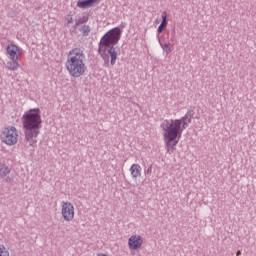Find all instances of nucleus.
Here are the masks:
<instances>
[{
  "label": "nucleus",
  "instance_id": "nucleus-1",
  "mask_svg": "<svg viewBox=\"0 0 256 256\" xmlns=\"http://www.w3.org/2000/svg\"><path fill=\"white\" fill-rule=\"evenodd\" d=\"M191 118L188 115L180 119L164 120L160 125L165 149L169 155L177 151V145L183 137V130L189 127Z\"/></svg>",
  "mask_w": 256,
  "mask_h": 256
},
{
  "label": "nucleus",
  "instance_id": "nucleus-2",
  "mask_svg": "<svg viewBox=\"0 0 256 256\" xmlns=\"http://www.w3.org/2000/svg\"><path fill=\"white\" fill-rule=\"evenodd\" d=\"M41 110L34 108L26 111L22 116V124L25 129V140L33 147L37 145V137H39V129H41Z\"/></svg>",
  "mask_w": 256,
  "mask_h": 256
},
{
  "label": "nucleus",
  "instance_id": "nucleus-3",
  "mask_svg": "<svg viewBox=\"0 0 256 256\" xmlns=\"http://www.w3.org/2000/svg\"><path fill=\"white\" fill-rule=\"evenodd\" d=\"M123 31L121 28L115 27L109 30L100 40L99 43V54L101 57L109 63V57L111 58V65H115L117 61V51L115 50L114 45H117L121 40V35Z\"/></svg>",
  "mask_w": 256,
  "mask_h": 256
},
{
  "label": "nucleus",
  "instance_id": "nucleus-4",
  "mask_svg": "<svg viewBox=\"0 0 256 256\" xmlns=\"http://www.w3.org/2000/svg\"><path fill=\"white\" fill-rule=\"evenodd\" d=\"M66 69L71 77L79 78L85 75V53L81 48H73L69 51L66 61Z\"/></svg>",
  "mask_w": 256,
  "mask_h": 256
},
{
  "label": "nucleus",
  "instance_id": "nucleus-5",
  "mask_svg": "<svg viewBox=\"0 0 256 256\" xmlns=\"http://www.w3.org/2000/svg\"><path fill=\"white\" fill-rule=\"evenodd\" d=\"M0 140L4 145L13 147V145H17L19 141V131L15 126H6L1 131Z\"/></svg>",
  "mask_w": 256,
  "mask_h": 256
},
{
  "label": "nucleus",
  "instance_id": "nucleus-6",
  "mask_svg": "<svg viewBox=\"0 0 256 256\" xmlns=\"http://www.w3.org/2000/svg\"><path fill=\"white\" fill-rule=\"evenodd\" d=\"M61 213L64 221H73L75 219V206L71 202H63Z\"/></svg>",
  "mask_w": 256,
  "mask_h": 256
},
{
  "label": "nucleus",
  "instance_id": "nucleus-7",
  "mask_svg": "<svg viewBox=\"0 0 256 256\" xmlns=\"http://www.w3.org/2000/svg\"><path fill=\"white\" fill-rule=\"evenodd\" d=\"M143 247V237L141 235L134 234L128 239V249L130 251H137Z\"/></svg>",
  "mask_w": 256,
  "mask_h": 256
},
{
  "label": "nucleus",
  "instance_id": "nucleus-8",
  "mask_svg": "<svg viewBox=\"0 0 256 256\" xmlns=\"http://www.w3.org/2000/svg\"><path fill=\"white\" fill-rule=\"evenodd\" d=\"M6 53L10 59H19L23 53V49L14 43H11L7 46Z\"/></svg>",
  "mask_w": 256,
  "mask_h": 256
},
{
  "label": "nucleus",
  "instance_id": "nucleus-9",
  "mask_svg": "<svg viewBox=\"0 0 256 256\" xmlns=\"http://www.w3.org/2000/svg\"><path fill=\"white\" fill-rule=\"evenodd\" d=\"M101 0H79L77 2V7L79 9H89V7H95V5H99Z\"/></svg>",
  "mask_w": 256,
  "mask_h": 256
},
{
  "label": "nucleus",
  "instance_id": "nucleus-10",
  "mask_svg": "<svg viewBox=\"0 0 256 256\" xmlns=\"http://www.w3.org/2000/svg\"><path fill=\"white\" fill-rule=\"evenodd\" d=\"M129 171H130L131 178L134 181H137V179L141 177V173H142L141 165L132 164Z\"/></svg>",
  "mask_w": 256,
  "mask_h": 256
},
{
  "label": "nucleus",
  "instance_id": "nucleus-11",
  "mask_svg": "<svg viewBox=\"0 0 256 256\" xmlns=\"http://www.w3.org/2000/svg\"><path fill=\"white\" fill-rule=\"evenodd\" d=\"M161 18H162V22L157 30L159 34L163 33V31H165V29H167V12H162Z\"/></svg>",
  "mask_w": 256,
  "mask_h": 256
},
{
  "label": "nucleus",
  "instance_id": "nucleus-12",
  "mask_svg": "<svg viewBox=\"0 0 256 256\" xmlns=\"http://www.w3.org/2000/svg\"><path fill=\"white\" fill-rule=\"evenodd\" d=\"M11 173V168L7 166L5 163H0V177L3 179L4 177H7Z\"/></svg>",
  "mask_w": 256,
  "mask_h": 256
},
{
  "label": "nucleus",
  "instance_id": "nucleus-13",
  "mask_svg": "<svg viewBox=\"0 0 256 256\" xmlns=\"http://www.w3.org/2000/svg\"><path fill=\"white\" fill-rule=\"evenodd\" d=\"M11 62L8 63L9 71H17L19 69V59H10Z\"/></svg>",
  "mask_w": 256,
  "mask_h": 256
},
{
  "label": "nucleus",
  "instance_id": "nucleus-14",
  "mask_svg": "<svg viewBox=\"0 0 256 256\" xmlns=\"http://www.w3.org/2000/svg\"><path fill=\"white\" fill-rule=\"evenodd\" d=\"M0 256H11L9 253V250L4 246L0 244Z\"/></svg>",
  "mask_w": 256,
  "mask_h": 256
},
{
  "label": "nucleus",
  "instance_id": "nucleus-15",
  "mask_svg": "<svg viewBox=\"0 0 256 256\" xmlns=\"http://www.w3.org/2000/svg\"><path fill=\"white\" fill-rule=\"evenodd\" d=\"M163 51H165L166 53H171V46L169 43L163 44L161 45Z\"/></svg>",
  "mask_w": 256,
  "mask_h": 256
},
{
  "label": "nucleus",
  "instance_id": "nucleus-16",
  "mask_svg": "<svg viewBox=\"0 0 256 256\" xmlns=\"http://www.w3.org/2000/svg\"><path fill=\"white\" fill-rule=\"evenodd\" d=\"M81 31L83 35H89V33L91 32V29L89 28V26H83Z\"/></svg>",
  "mask_w": 256,
  "mask_h": 256
},
{
  "label": "nucleus",
  "instance_id": "nucleus-17",
  "mask_svg": "<svg viewBox=\"0 0 256 256\" xmlns=\"http://www.w3.org/2000/svg\"><path fill=\"white\" fill-rule=\"evenodd\" d=\"M239 255H241V251H237V253H236V256H239Z\"/></svg>",
  "mask_w": 256,
  "mask_h": 256
}]
</instances>
